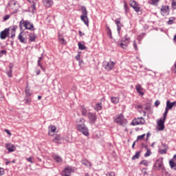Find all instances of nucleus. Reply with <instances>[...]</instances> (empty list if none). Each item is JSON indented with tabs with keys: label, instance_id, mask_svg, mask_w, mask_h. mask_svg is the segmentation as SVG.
Returning <instances> with one entry per match:
<instances>
[{
	"label": "nucleus",
	"instance_id": "obj_62",
	"mask_svg": "<svg viewBox=\"0 0 176 176\" xmlns=\"http://www.w3.org/2000/svg\"><path fill=\"white\" fill-rule=\"evenodd\" d=\"M9 15H6L4 17H3V20L4 21H6V20H9Z\"/></svg>",
	"mask_w": 176,
	"mask_h": 176
},
{
	"label": "nucleus",
	"instance_id": "obj_44",
	"mask_svg": "<svg viewBox=\"0 0 176 176\" xmlns=\"http://www.w3.org/2000/svg\"><path fill=\"white\" fill-rule=\"evenodd\" d=\"M168 113V110H167V109H165V111L163 114V120H165L166 121V118L167 117V114Z\"/></svg>",
	"mask_w": 176,
	"mask_h": 176
},
{
	"label": "nucleus",
	"instance_id": "obj_64",
	"mask_svg": "<svg viewBox=\"0 0 176 176\" xmlns=\"http://www.w3.org/2000/svg\"><path fill=\"white\" fill-rule=\"evenodd\" d=\"M173 42L176 44V34L174 36Z\"/></svg>",
	"mask_w": 176,
	"mask_h": 176
},
{
	"label": "nucleus",
	"instance_id": "obj_13",
	"mask_svg": "<svg viewBox=\"0 0 176 176\" xmlns=\"http://www.w3.org/2000/svg\"><path fill=\"white\" fill-rule=\"evenodd\" d=\"M36 1L38 0H28V2H30L32 5L29 8L30 12L34 13L36 10L35 5L36 3Z\"/></svg>",
	"mask_w": 176,
	"mask_h": 176
},
{
	"label": "nucleus",
	"instance_id": "obj_59",
	"mask_svg": "<svg viewBox=\"0 0 176 176\" xmlns=\"http://www.w3.org/2000/svg\"><path fill=\"white\" fill-rule=\"evenodd\" d=\"M106 176H115L114 172H110L106 175Z\"/></svg>",
	"mask_w": 176,
	"mask_h": 176
},
{
	"label": "nucleus",
	"instance_id": "obj_2",
	"mask_svg": "<svg viewBox=\"0 0 176 176\" xmlns=\"http://www.w3.org/2000/svg\"><path fill=\"white\" fill-rule=\"evenodd\" d=\"M76 128L78 131L80 133H82L83 135H85V137H88L89 135V129L86 125H76Z\"/></svg>",
	"mask_w": 176,
	"mask_h": 176
},
{
	"label": "nucleus",
	"instance_id": "obj_48",
	"mask_svg": "<svg viewBox=\"0 0 176 176\" xmlns=\"http://www.w3.org/2000/svg\"><path fill=\"white\" fill-rule=\"evenodd\" d=\"M144 138H145V134L139 135L138 136L136 141H138L139 140H144Z\"/></svg>",
	"mask_w": 176,
	"mask_h": 176
},
{
	"label": "nucleus",
	"instance_id": "obj_12",
	"mask_svg": "<svg viewBox=\"0 0 176 176\" xmlns=\"http://www.w3.org/2000/svg\"><path fill=\"white\" fill-rule=\"evenodd\" d=\"M170 13V9L168 6H162L161 8V14L167 16Z\"/></svg>",
	"mask_w": 176,
	"mask_h": 176
},
{
	"label": "nucleus",
	"instance_id": "obj_57",
	"mask_svg": "<svg viewBox=\"0 0 176 176\" xmlns=\"http://www.w3.org/2000/svg\"><path fill=\"white\" fill-rule=\"evenodd\" d=\"M28 160V162H29L30 163L33 164L34 161H32V157H30L26 159Z\"/></svg>",
	"mask_w": 176,
	"mask_h": 176
},
{
	"label": "nucleus",
	"instance_id": "obj_43",
	"mask_svg": "<svg viewBox=\"0 0 176 176\" xmlns=\"http://www.w3.org/2000/svg\"><path fill=\"white\" fill-rule=\"evenodd\" d=\"M157 2H159V0H148L150 5H157Z\"/></svg>",
	"mask_w": 176,
	"mask_h": 176
},
{
	"label": "nucleus",
	"instance_id": "obj_56",
	"mask_svg": "<svg viewBox=\"0 0 176 176\" xmlns=\"http://www.w3.org/2000/svg\"><path fill=\"white\" fill-rule=\"evenodd\" d=\"M133 47L135 50H138V47H137V42H135V41H133Z\"/></svg>",
	"mask_w": 176,
	"mask_h": 176
},
{
	"label": "nucleus",
	"instance_id": "obj_20",
	"mask_svg": "<svg viewBox=\"0 0 176 176\" xmlns=\"http://www.w3.org/2000/svg\"><path fill=\"white\" fill-rule=\"evenodd\" d=\"M136 91L140 94V96H144V89L141 86V85H137L135 87Z\"/></svg>",
	"mask_w": 176,
	"mask_h": 176
},
{
	"label": "nucleus",
	"instance_id": "obj_60",
	"mask_svg": "<svg viewBox=\"0 0 176 176\" xmlns=\"http://www.w3.org/2000/svg\"><path fill=\"white\" fill-rule=\"evenodd\" d=\"M155 107H159V105H160V101L156 100L155 102Z\"/></svg>",
	"mask_w": 176,
	"mask_h": 176
},
{
	"label": "nucleus",
	"instance_id": "obj_26",
	"mask_svg": "<svg viewBox=\"0 0 176 176\" xmlns=\"http://www.w3.org/2000/svg\"><path fill=\"white\" fill-rule=\"evenodd\" d=\"M81 163L83 166H85V167H91V163L87 159H82L81 160Z\"/></svg>",
	"mask_w": 176,
	"mask_h": 176
},
{
	"label": "nucleus",
	"instance_id": "obj_21",
	"mask_svg": "<svg viewBox=\"0 0 176 176\" xmlns=\"http://www.w3.org/2000/svg\"><path fill=\"white\" fill-rule=\"evenodd\" d=\"M85 122L86 120L84 118H78L76 121V126H86V124H85Z\"/></svg>",
	"mask_w": 176,
	"mask_h": 176
},
{
	"label": "nucleus",
	"instance_id": "obj_27",
	"mask_svg": "<svg viewBox=\"0 0 176 176\" xmlns=\"http://www.w3.org/2000/svg\"><path fill=\"white\" fill-rule=\"evenodd\" d=\"M6 148L8 151V152H14V146H13V144H11L10 143L6 144Z\"/></svg>",
	"mask_w": 176,
	"mask_h": 176
},
{
	"label": "nucleus",
	"instance_id": "obj_3",
	"mask_svg": "<svg viewBox=\"0 0 176 176\" xmlns=\"http://www.w3.org/2000/svg\"><path fill=\"white\" fill-rule=\"evenodd\" d=\"M115 122L118 123V124H120V126H123L124 127L127 124V120L124 119V116L122 114L119 115L115 119Z\"/></svg>",
	"mask_w": 176,
	"mask_h": 176
},
{
	"label": "nucleus",
	"instance_id": "obj_19",
	"mask_svg": "<svg viewBox=\"0 0 176 176\" xmlns=\"http://www.w3.org/2000/svg\"><path fill=\"white\" fill-rule=\"evenodd\" d=\"M43 3L46 8H50L53 5V0H43Z\"/></svg>",
	"mask_w": 176,
	"mask_h": 176
},
{
	"label": "nucleus",
	"instance_id": "obj_47",
	"mask_svg": "<svg viewBox=\"0 0 176 176\" xmlns=\"http://www.w3.org/2000/svg\"><path fill=\"white\" fill-rule=\"evenodd\" d=\"M7 52L5 50H3L0 51V58L2 57L4 54H6Z\"/></svg>",
	"mask_w": 176,
	"mask_h": 176
},
{
	"label": "nucleus",
	"instance_id": "obj_37",
	"mask_svg": "<svg viewBox=\"0 0 176 176\" xmlns=\"http://www.w3.org/2000/svg\"><path fill=\"white\" fill-rule=\"evenodd\" d=\"M144 148H146V152L144 154V157H148V156H151L152 153L151 152V150L148 148V146H144Z\"/></svg>",
	"mask_w": 176,
	"mask_h": 176
},
{
	"label": "nucleus",
	"instance_id": "obj_17",
	"mask_svg": "<svg viewBox=\"0 0 176 176\" xmlns=\"http://www.w3.org/2000/svg\"><path fill=\"white\" fill-rule=\"evenodd\" d=\"M53 159L58 164H61V163H63V158H61V157H60V155H56V154L54 155Z\"/></svg>",
	"mask_w": 176,
	"mask_h": 176
},
{
	"label": "nucleus",
	"instance_id": "obj_58",
	"mask_svg": "<svg viewBox=\"0 0 176 176\" xmlns=\"http://www.w3.org/2000/svg\"><path fill=\"white\" fill-rule=\"evenodd\" d=\"M5 174V171L3 170V168H0V176L3 175Z\"/></svg>",
	"mask_w": 176,
	"mask_h": 176
},
{
	"label": "nucleus",
	"instance_id": "obj_53",
	"mask_svg": "<svg viewBox=\"0 0 176 176\" xmlns=\"http://www.w3.org/2000/svg\"><path fill=\"white\" fill-rule=\"evenodd\" d=\"M17 28H18L17 25H14L12 28V32H15L16 33V30H17Z\"/></svg>",
	"mask_w": 176,
	"mask_h": 176
},
{
	"label": "nucleus",
	"instance_id": "obj_25",
	"mask_svg": "<svg viewBox=\"0 0 176 176\" xmlns=\"http://www.w3.org/2000/svg\"><path fill=\"white\" fill-rule=\"evenodd\" d=\"M13 65H10L8 67V70H7V75L8 76V78H12V76H13Z\"/></svg>",
	"mask_w": 176,
	"mask_h": 176
},
{
	"label": "nucleus",
	"instance_id": "obj_49",
	"mask_svg": "<svg viewBox=\"0 0 176 176\" xmlns=\"http://www.w3.org/2000/svg\"><path fill=\"white\" fill-rule=\"evenodd\" d=\"M172 8L173 9H176V0H172Z\"/></svg>",
	"mask_w": 176,
	"mask_h": 176
},
{
	"label": "nucleus",
	"instance_id": "obj_11",
	"mask_svg": "<svg viewBox=\"0 0 176 176\" xmlns=\"http://www.w3.org/2000/svg\"><path fill=\"white\" fill-rule=\"evenodd\" d=\"M164 122L166 121L162 118L157 122V130L159 131L164 130Z\"/></svg>",
	"mask_w": 176,
	"mask_h": 176
},
{
	"label": "nucleus",
	"instance_id": "obj_42",
	"mask_svg": "<svg viewBox=\"0 0 176 176\" xmlns=\"http://www.w3.org/2000/svg\"><path fill=\"white\" fill-rule=\"evenodd\" d=\"M25 93L26 97H30L31 96V94H32L31 91L28 88L25 89Z\"/></svg>",
	"mask_w": 176,
	"mask_h": 176
},
{
	"label": "nucleus",
	"instance_id": "obj_45",
	"mask_svg": "<svg viewBox=\"0 0 176 176\" xmlns=\"http://www.w3.org/2000/svg\"><path fill=\"white\" fill-rule=\"evenodd\" d=\"M31 98L27 97L25 98V104H31Z\"/></svg>",
	"mask_w": 176,
	"mask_h": 176
},
{
	"label": "nucleus",
	"instance_id": "obj_15",
	"mask_svg": "<svg viewBox=\"0 0 176 176\" xmlns=\"http://www.w3.org/2000/svg\"><path fill=\"white\" fill-rule=\"evenodd\" d=\"M115 64V62H109L107 63L106 66L104 67V69H106V71H111V69H113Z\"/></svg>",
	"mask_w": 176,
	"mask_h": 176
},
{
	"label": "nucleus",
	"instance_id": "obj_39",
	"mask_svg": "<svg viewBox=\"0 0 176 176\" xmlns=\"http://www.w3.org/2000/svg\"><path fill=\"white\" fill-rule=\"evenodd\" d=\"M124 12L125 14H127L130 10V8H129V6H127V3H126V1H124Z\"/></svg>",
	"mask_w": 176,
	"mask_h": 176
},
{
	"label": "nucleus",
	"instance_id": "obj_32",
	"mask_svg": "<svg viewBox=\"0 0 176 176\" xmlns=\"http://www.w3.org/2000/svg\"><path fill=\"white\" fill-rule=\"evenodd\" d=\"M111 101L112 104H116L119 102V97H111Z\"/></svg>",
	"mask_w": 176,
	"mask_h": 176
},
{
	"label": "nucleus",
	"instance_id": "obj_38",
	"mask_svg": "<svg viewBox=\"0 0 176 176\" xmlns=\"http://www.w3.org/2000/svg\"><path fill=\"white\" fill-rule=\"evenodd\" d=\"M169 166L170 168H174L175 167H176V162L173 161V160H170L169 161Z\"/></svg>",
	"mask_w": 176,
	"mask_h": 176
},
{
	"label": "nucleus",
	"instance_id": "obj_5",
	"mask_svg": "<svg viewBox=\"0 0 176 176\" xmlns=\"http://www.w3.org/2000/svg\"><path fill=\"white\" fill-rule=\"evenodd\" d=\"M129 43H130V37L127 36V34H126L122 38V43H120V45L122 49H126Z\"/></svg>",
	"mask_w": 176,
	"mask_h": 176
},
{
	"label": "nucleus",
	"instance_id": "obj_8",
	"mask_svg": "<svg viewBox=\"0 0 176 176\" xmlns=\"http://www.w3.org/2000/svg\"><path fill=\"white\" fill-rule=\"evenodd\" d=\"M154 167H156V170H160V168L163 170V168H164V166L163 165V159L157 160L154 164Z\"/></svg>",
	"mask_w": 176,
	"mask_h": 176
},
{
	"label": "nucleus",
	"instance_id": "obj_54",
	"mask_svg": "<svg viewBox=\"0 0 176 176\" xmlns=\"http://www.w3.org/2000/svg\"><path fill=\"white\" fill-rule=\"evenodd\" d=\"M144 35H145L144 33H142V34L139 35L138 37V41H142V36H144Z\"/></svg>",
	"mask_w": 176,
	"mask_h": 176
},
{
	"label": "nucleus",
	"instance_id": "obj_33",
	"mask_svg": "<svg viewBox=\"0 0 176 176\" xmlns=\"http://www.w3.org/2000/svg\"><path fill=\"white\" fill-rule=\"evenodd\" d=\"M141 156V151H137L135 154L132 157V160H137V159H140Z\"/></svg>",
	"mask_w": 176,
	"mask_h": 176
},
{
	"label": "nucleus",
	"instance_id": "obj_23",
	"mask_svg": "<svg viewBox=\"0 0 176 176\" xmlns=\"http://www.w3.org/2000/svg\"><path fill=\"white\" fill-rule=\"evenodd\" d=\"M30 42H35L36 41V34L35 33L32 32L28 34Z\"/></svg>",
	"mask_w": 176,
	"mask_h": 176
},
{
	"label": "nucleus",
	"instance_id": "obj_41",
	"mask_svg": "<svg viewBox=\"0 0 176 176\" xmlns=\"http://www.w3.org/2000/svg\"><path fill=\"white\" fill-rule=\"evenodd\" d=\"M140 164H143V166H145L146 167H148V166H149V162L146 160H143L140 162Z\"/></svg>",
	"mask_w": 176,
	"mask_h": 176
},
{
	"label": "nucleus",
	"instance_id": "obj_7",
	"mask_svg": "<svg viewBox=\"0 0 176 176\" xmlns=\"http://www.w3.org/2000/svg\"><path fill=\"white\" fill-rule=\"evenodd\" d=\"M88 118L91 124H94L97 122V116L94 113H88Z\"/></svg>",
	"mask_w": 176,
	"mask_h": 176
},
{
	"label": "nucleus",
	"instance_id": "obj_29",
	"mask_svg": "<svg viewBox=\"0 0 176 176\" xmlns=\"http://www.w3.org/2000/svg\"><path fill=\"white\" fill-rule=\"evenodd\" d=\"M94 109H95V111H97V112H98V111H101V109H102V103L101 102L97 103L94 106Z\"/></svg>",
	"mask_w": 176,
	"mask_h": 176
},
{
	"label": "nucleus",
	"instance_id": "obj_52",
	"mask_svg": "<svg viewBox=\"0 0 176 176\" xmlns=\"http://www.w3.org/2000/svg\"><path fill=\"white\" fill-rule=\"evenodd\" d=\"M142 173H143V175H148V173L146 172V168H143L142 169Z\"/></svg>",
	"mask_w": 176,
	"mask_h": 176
},
{
	"label": "nucleus",
	"instance_id": "obj_63",
	"mask_svg": "<svg viewBox=\"0 0 176 176\" xmlns=\"http://www.w3.org/2000/svg\"><path fill=\"white\" fill-rule=\"evenodd\" d=\"M171 160H173V162H176V154L173 155V159H171Z\"/></svg>",
	"mask_w": 176,
	"mask_h": 176
},
{
	"label": "nucleus",
	"instance_id": "obj_50",
	"mask_svg": "<svg viewBox=\"0 0 176 176\" xmlns=\"http://www.w3.org/2000/svg\"><path fill=\"white\" fill-rule=\"evenodd\" d=\"M10 5H11V6H16L17 5V1L12 0L10 2Z\"/></svg>",
	"mask_w": 176,
	"mask_h": 176
},
{
	"label": "nucleus",
	"instance_id": "obj_24",
	"mask_svg": "<svg viewBox=\"0 0 176 176\" xmlns=\"http://www.w3.org/2000/svg\"><path fill=\"white\" fill-rule=\"evenodd\" d=\"M48 130H49V135H52V133L54 134V133H56V130H57V128L54 125H50L48 127Z\"/></svg>",
	"mask_w": 176,
	"mask_h": 176
},
{
	"label": "nucleus",
	"instance_id": "obj_40",
	"mask_svg": "<svg viewBox=\"0 0 176 176\" xmlns=\"http://www.w3.org/2000/svg\"><path fill=\"white\" fill-rule=\"evenodd\" d=\"M59 43L60 45H67V41H65V39L63 37H59Z\"/></svg>",
	"mask_w": 176,
	"mask_h": 176
},
{
	"label": "nucleus",
	"instance_id": "obj_31",
	"mask_svg": "<svg viewBox=\"0 0 176 176\" xmlns=\"http://www.w3.org/2000/svg\"><path fill=\"white\" fill-rule=\"evenodd\" d=\"M42 56H43V54H41V56L38 57L37 64H38V66L40 67V68H41V69H43V71H45V69L43 68V67L41 64V61H42V60L43 58V57Z\"/></svg>",
	"mask_w": 176,
	"mask_h": 176
},
{
	"label": "nucleus",
	"instance_id": "obj_51",
	"mask_svg": "<svg viewBox=\"0 0 176 176\" xmlns=\"http://www.w3.org/2000/svg\"><path fill=\"white\" fill-rule=\"evenodd\" d=\"M108 32L107 34L109 35L110 38H112V31H111V28H107Z\"/></svg>",
	"mask_w": 176,
	"mask_h": 176
},
{
	"label": "nucleus",
	"instance_id": "obj_28",
	"mask_svg": "<svg viewBox=\"0 0 176 176\" xmlns=\"http://www.w3.org/2000/svg\"><path fill=\"white\" fill-rule=\"evenodd\" d=\"M81 113L82 115V116H88L89 113H87V109H86V107H85V105H82L81 106Z\"/></svg>",
	"mask_w": 176,
	"mask_h": 176
},
{
	"label": "nucleus",
	"instance_id": "obj_10",
	"mask_svg": "<svg viewBox=\"0 0 176 176\" xmlns=\"http://www.w3.org/2000/svg\"><path fill=\"white\" fill-rule=\"evenodd\" d=\"M18 39L21 43H27V38H25V34H24V32L19 33Z\"/></svg>",
	"mask_w": 176,
	"mask_h": 176
},
{
	"label": "nucleus",
	"instance_id": "obj_55",
	"mask_svg": "<svg viewBox=\"0 0 176 176\" xmlns=\"http://www.w3.org/2000/svg\"><path fill=\"white\" fill-rule=\"evenodd\" d=\"M167 23H168L169 25H171V24H174V20L170 19L168 21Z\"/></svg>",
	"mask_w": 176,
	"mask_h": 176
},
{
	"label": "nucleus",
	"instance_id": "obj_22",
	"mask_svg": "<svg viewBox=\"0 0 176 176\" xmlns=\"http://www.w3.org/2000/svg\"><path fill=\"white\" fill-rule=\"evenodd\" d=\"M80 19L81 21H83L85 25L89 27V18L87 17V15H81Z\"/></svg>",
	"mask_w": 176,
	"mask_h": 176
},
{
	"label": "nucleus",
	"instance_id": "obj_14",
	"mask_svg": "<svg viewBox=\"0 0 176 176\" xmlns=\"http://www.w3.org/2000/svg\"><path fill=\"white\" fill-rule=\"evenodd\" d=\"M9 36V29H5L0 33L1 39H6V37Z\"/></svg>",
	"mask_w": 176,
	"mask_h": 176
},
{
	"label": "nucleus",
	"instance_id": "obj_34",
	"mask_svg": "<svg viewBox=\"0 0 176 176\" xmlns=\"http://www.w3.org/2000/svg\"><path fill=\"white\" fill-rule=\"evenodd\" d=\"M78 49L80 50H86V49H87V47H86L85 46V43H80V42H79L78 43Z\"/></svg>",
	"mask_w": 176,
	"mask_h": 176
},
{
	"label": "nucleus",
	"instance_id": "obj_46",
	"mask_svg": "<svg viewBox=\"0 0 176 176\" xmlns=\"http://www.w3.org/2000/svg\"><path fill=\"white\" fill-rule=\"evenodd\" d=\"M159 152H160V153H161V155H164L166 153L167 149H166V148L160 149Z\"/></svg>",
	"mask_w": 176,
	"mask_h": 176
},
{
	"label": "nucleus",
	"instance_id": "obj_30",
	"mask_svg": "<svg viewBox=\"0 0 176 176\" xmlns=\"http://www.w3.org/2000/svg\"><path fill=\"white\" fill-rule=\"evenodd\" d=\"M60 141H61V135H56L54 138L53 139V142H55V144H58Z\"/></svg>",
	"mask_w": 176,
	"mask_h": 176
},
{
	"label": "nucleus",
	"instance_id": "obj_36",
	"mask_svg": "<svg viewBox=\"0 0 176 176\" xmlns=\"http://www.w3.org/2000/svg\"><path fill=\"white\" fill-rule=\"evenodd\" d=\"M161 174L162 176H171V175L167 172L164 168H162Z\"/></svg>",
	"mask_w": 176,
	"mask_h": 176
},
{
	"label": "nucleus",
	"instance_id": "obj_6",
	"mask_svg": "<svg viewBox=\"0 0 176 176\" xmlns=\"http://www.w3.org/2000/svg\"><path fill=\"white\" fill-rule=\"evenodd\" d=\"M140 124H145V119L142 117H139L132 121L133 126H138Z\"/></svg>",
	"mask_w": 176,
	"mask_h": 176
},
{
	"label": "nucleus",
	"instance_id": "obj_1",
	"mask_svg": "<svg viewBox=\"0 0 176 176\" xmlns=\"http://www.w3.org/2000/svg\"><path fill=\"white\" fill-rule=\"evenodd\" d=\"M23 27L25 30H29V31H35V28H34V23H31L30 21L22 19L19 22V28L23 30Z\"/></svg>",
	"mask_w": 176,
	"mask_h": 176
},
{
	"label": "nucleus",
	"instance_id": "obj_4",
	"mask_svg": "<svg viewBox=\"0 0 176 176\" xmlns=\"http://www.w3.org/2000/svg\"><path fill=\"white\" fill-rule=\"evenodd\" d=\"M75 171V168L72 166H66L62 171L63 176H71V174Z\"/></svg>",
	"mask_w": 176,
	"mask_h": 176
},
{
	"label": "nucleus",
	"instance_id": "obj_16",
	"mask_svg": "<svg viewBox=\"0 0 176 176\" xmlns=\"http://www.w3.org/2000/svg\"><path fill=\"white\" fill-rule=\"evenodd\" d=\"M121 18H118L115 20V23L117 25V31L118 34H120V30H122V23H120Z\"/></svg>",
	"mask_w": 176,
	"mask_h": 176
},
{
	"label": "nucleus",
	"instance_id": "obj_61",
	"mask_svg": "<svg viewBox=\"0 0 176 176\" xmlns=\"http://www.w3.org/2000/svg\"><path fill=\"white\" fill-rule=\"evenodd\" d=\"M4 131L5 133H7L8 135H12V133H10L8 129H5Z\"/></svg>",
	"mask_w": 176,
	"mask_h": 176
},
{
	"label": "nucleus",
	"instance_id": "obj_18",
	"mask_svg": "<svg viewBox=\"0 0 176 176\" xmlns=\"http://www.w3.org/2000/svg\"><path fill=\"white\" fill-rule=\"evenodd\" d=\"M176 102H170V100H167L166 102V107L165 109H173V107H175Z\"/></svg>",
	"mask_w": 176,
	"mask_h": 176
},
{
	"label": "nucleus",
	"instance_id": "obj_9",
	"mask_svg": "<svg viewBox=\"0 0 176 176\" xmlns=\"http://www.w3.org/2000/svg\"><path fill=\"white\" fill-rule=\"evenodd\" d=\"M130 6H131V8H133V9L137 13H138V12H140V6H138V3H137L135 1L131 0L130 1Z\"/></svg>",
	"mask_w": 176,
	"mask_h": 176
},
{
	"label": "nucleus",
	"instance_id": "obj_35",
	"mask_svg": "<svg viewBox=\"0 0 176 176\" xmlns=\"http://www.w3.org/2000/svg\"><path fill=\"white\" fill-rule=\"evenodd\" d=\"M81 12H82L81 16H87V10L86 9L85 6H81Z\"/></svg>",
	"mask_w": 176,
	"mask_h": 176
}]
</instances>
